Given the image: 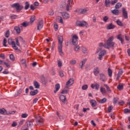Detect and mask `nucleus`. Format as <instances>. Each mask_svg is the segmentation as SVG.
<instances>
[{
  "label": "nucleus",
  "instance_id": "obj_1",
  "mask_svg": "<svg viewBox=\"0 0 130 130\" xmlns=\"http://www.w3.org/2000/svg\"><path fill=\"white\" fill-rule=\"evenodd\" d=\"M100 46H103L105 48H111V47H113V46H114V42H109L107 41L105 43V44L103 43H100Z\"/></svg>",
  "mask_w": 130,
  "mask_h": 130
},
{
  "label": "nucleus",
  "instance_id": "obj_2",
  "mask_svg": "<svg viewBox=\"0 0 130 130\" xmlns=\"http://www.w3.org/2000/svg\"><path fill=\"white\" fill-rule=\"evenodd\" d=\"M11 8H13V9H15L16 10V12H20V11H22L23 10V6H21L19 4L15 3L11 5Z\"/></svg>",
  "mask_w": 130,
  "mask_h": 130
},
{
  "label": "nucleus",
  "instance_id": "obj_3",
  "mask_svg": "<svg viewBox=\"0 0 130 130\" xmlns=\"http://www.w3.org/2000/svg\"><path fill=\"white\" fill-rule=\"evenodd\" d=\"M58 43L59 45L58 46V50L60 52H61V50H62V42L63 41V38L62 36H58Z\"/></svg>",
  "mask_w": 130,
  "mask_h": 130
},
{
  "label": "nucleus",
  "instance_id": "obj_4",
  "mask_svg": "<svg viewBox=\"0 0 130 130\" xmlns=\"http://www.w3.org/2000/svg\"><path fill=\"white\" fill-rule=\"evenodd\" d=\"M76 25L79 27H86V28H88V27H89L88 23L86 21H78L77 22Z\"/></svg>",
  "mask_w": 130,
  "mask_h": 130
},
{
  "label": "nucleus",
  "instance_id": "obj_5",
  "mask_svg": "<svg viewBox=\"0 0 130 130\" xmlns=\"http://www.w3.org/2000/svg\"><path fill=\"white\" fill-rule=\"evenodd\" d=\"M8 43L9 44V45H12V47L14 48V49L17 50L18 49V47H17L16 44L15 42L13 41V39H9L8 40Z\"/></svg>",
  "mask_w": 130,
  "mask_h": 130
},
{
  "label": "nucleus",
  "instance_id": "obj_6",
  "mask_svg": "<svg viewBox=\"0 0 130 130\" xmlns=\"http://www.w3.org/2000/svg\"><path fill=\"white\" fill-rule=\"evenodd\" d=\"M37 27L38 31H41L42 28H43V20H41L39 21L37 24Z\"/></svg>",
  "mask_w": 130,
  "mask_h": 130
},
{
  "label": "nucleus",
  "instance_id": "obj_7",
  "mask_svg": "<svg viewBox=\"0 0 130 130\" xmlns=\"http://www.w3.org/2000/svg\"><path fill=\"white\" fill-rule=\"evenodd\" d=\"M78 39L79 37L76 35H74L72 37V43L73 45H77L78 44Z\"/></svg>",
  "mask_w": 130,
  "mask_h": 130
},
{
  "label": "nucleus",
  "instance_id": "obj_8",
  "mask_svg": "<svg viewBox=\"0 0 130 130\" xmlns=\"http://www.w3.org/2000/svg\"><path fill=\"white\" fill-rule=\"evenodd\" d=\"M74 3L73 0H68V3L66 8V11H68L69 12L70 11V8L72 7V5H73V3Z\"/></svg>",
  "mask_w": 130,
  "mask_h": 130
},
{
  "label": "nucleus",
  "instance_id": "obj_9",
  "mask_svg": "<svg viewBox=\"0 0 130 130\" xmlns=\"http://www.w3.org/2000/svg\"><path fill=\"white\" fill-rule=\"evenodd\" d=\"M36 123L38 125L41 126L43 124V120L41 118V117H39L37 118Z\"/></svg>",
  "mask_w": 130,
  "mask_h": 130
},
{
  "label": "nucleus",
  "instance_id": "obj_10",
  "mask_svg": "<svg viewBox=\"0 0 130 130\" xmlns=\"http://www.w3.org/2000/svg\"><path fill=\"white\" fill-rule=\"evenodd\" d=\"M15 40H16V45H17V46H20V43H19V41H20L21 42H23L24 40L23 39V38H22L21 37H18V38H16L15 39Z\"/></svg>",
  "mask_w": 130,
  "mask_h": 130
},
{
  "label": "nucleus",
  "instance_id": "obj_11",
  "mask_svg": "<svg viewBox=\"0 0 130 130\" xmlns=\"http://www.w3.org/2000/svg\"><path fill=\"white\" fill-rule=\"evenodd\" d=\"M122 12L123 16L124 17V19H127V18H128V16L127 14V12L125 10V8H122Z\"/></svg>",
  "mask_w": 130,
  "mask_h": 130
},
{
  "label": "nucleus",
  "instance_id": "obj_12",
  "mask_svg": "<svg viewBox=\"0 0 130 130\" xmlns=\"http://www.w3.org/2000/svg\"><path fill=\"white\" fill-rule=\"evenodd\" d=\"M61 14L63 19H65V20H67L70 18V14L67 12H61Z\"/></svg>",
  "mask_w": 130,
  "mask_h": 130
},
{
  "label": "nucleus",
  "instance_id": "obj_13",
  "mask_svg": "<svg viewBox=\"0 0 130 130\" xmlns=\"http://www.w3.org/2000/svg\"><path fill=\"white\" fill-rule=\"evenodd\" d=\"M105 53H106V51H105V50L101 51V52L99 54V59H100V60H101L102 59V57L104 56Z\"/></svg>",
  "mask_w": 130,
  "mask_h": 130
},
{
  "label": "nucleus",
  "instance_id": "obj_14",
  "mask_svg": "<svg viewBox=\"0 0 130 130\" xmlns=\"http://www.w3.org/2000/svg\"><path fill=\"white\" fill-rule=\"evenodd\" d=\"M86 61H87V59L85 58L83 59L82 61L81 62L79 63V68L81 70L83 69V67L85 63H86Z\"/></svg>",
  "mask_w": 130,
  "mask_h": 130
},
{
  "label": "nucleus",
  "instance_id": "obj_15",
  "mask_svg": "<svg viewBox=\"0 0 130 130\" xmlns=\"http://www.w3.org/2000/svg\"><path fill=\"white\" fill-rule=\"evenodd\" d=\"M100 87V85L99 84H91V87L92 88V89H95L96 90H99V87Z\"/></svg>",
  "mask_w": 130,
  "mask_h": 130
},
{
  "label": "nucleus",
  "instance_id": "obj_16",
  "mask_svg": "<svg viewBox=\"0 0 130 130\" xmlns=\"http://www.w3.org/2000/svg\"><path fill=\"white\" fill-rule=\"evenodd\" d=\"M93 73L94 75L95 76V77H96L97 75H98V74H99V73H100V72L99 71V68H98V67L94 68L93 69Z\"/></svg>",
  "mask_w": 130,
  "mask_h": 130
},
{
  "label": "nucleus",
  "instance_id": "obj_17",
  "mask_svg": "<svg viewBox=\"0 0 130 130\" xmlns=\"http://www.w3.org/2000/svg\"><path fill=\"white\" fill-rule=\"evenodd\" d=\"M60 99L62 101L63 104H66V101H67V98L64 95H60Z\"/></svg>",
  "mask_w": 130,
  "mask_h": 130
},
{
  "label": "nucleus",
  "instance_id": "obj_18",
  "mask_svg": "<svg viewBox=\"0 0 130 130\" xmlns=\"http://www.w3.org/2000/svg\"><path fill=\"white\" fill-rule=\"evenodd\" d=\"M100 80L103 82H106V77L104 74H100Z\"/></svg>",
  "mask_w": 130,
  "mask_h": 130
},
{
  "label": "nucleus",
  "instance_id": "obj_19",
  "mask_svg": "<svg viewBox=\"0 0 130 130\" xmlns=\"http://www.w3.org/2000/svg\"><path fill=\"white\" fill-rule=\"evenodd\" d=\"M88 12V10L86 9H81L79 10V15H83L85 14V13H87Z\"/></svg>",
  "mask_w": 130,
  "mask_h": 130
},
{
  "label": "nucleus",
  "instance_id": "obj_20",
  "mask_svg": "<svg viewBox=\"0 0 130 130\" xmlns=\"http://www.w3.org/2000/svg\"><path fill=\"white\" fill-rule=\"evenodd\" d=\"M56 20L58 23L63 24V21L62 20V18L61 16H57L56 18Z\"/></svg>",
  "mask_w": 130,
  "mask_h": 130
},
{
  "label": "nucleus",
  "instance_id": "obj_21",
  "mask_svg": "<svg viewBox=\"0 0 130 130\" xmlns=\"http://www.w3.org/2000/svg\"><path fill=\"white\" fill-rule=\"evenodd\" d=\"M0 113L1 114H3L4 115H7V114H8V112H7V110H6V109L4 108L0 109Z\"/></svg>",
  "mask_w": 130,
  "mask_h": 130
},
{
  "label": "nucleus",
  "instance_id": "obj_22",
  "mask_svg": "<svg viewBox=\"0 0 130 130\" xmlns=\"http://www.w3.org/2000/svg\"><path fill=\"white\" fill-rule=\"evenodd\" d=\"M15 26L14 27V30H15V31H16V33L17 34H20L21 33V28H20V26Z\"/></svg>",
  "mask_w": 130,
  "mask_h": 130
},
{
  "label": "nucleus",
  "instance_id": "obj_23",
  "mask_svg": "<svg viewBox=\"0 0 130 130\" xmlns=\"http://www.w3.org/2000/svg\"><path fill=\"white\" fill-rule=\"evenodd\" d=\"M34 85L35 88H36V89H39V88H40V84H39V83H38L37 82V81H34Z\"/></svg>",
  "mask_w": 130,
  "mask_h": 130
},
{
  "label": "nucleus",
  "instance_id": "obj_24",
  "mask_svg": "<svg viewBox=\"0 0 130 130\" xmlns=\"http://www.w3.org/2000/svg\"><path fill=\"white\" fill-rule=\"evenodd\" d=\"M38 93V90L36 89L34 91H31L30 92V95L31 96H35V95H37Z\"/></svg>",
  "mask_w": 130,
  "mask_h": 130
},
{
  "label": "nucleus",
  "instance_id": "obj_25",
  "mask_svg": "<svg viewBox=\"0 0 130 130\" xmlns=\"http://www.w3.org/2000/svg\"><path fill=\"white\" fill-rule=\"evenodd\" d=\"M90 103L91 104L92 107H95L97 105V103L96 102V101L94 100H90Z\"/></svg>",
  "mask_w": 130,
  "mask_h": 130
},
{
  "label": "nucleus",
  "instance_id": "obj_26",
  "mask_svg": "<svg viewBox=\"0 0 130 130\" xmlns=\"http://www.w3.org/2000/svg\"><path fill=\"white\" fill-rule=\"evenodd\" d=\"M115 28V25H113L112 23H110L109 25L107 26V29L108 30H111L112 29H114Z\"/></svg>",
  "mask_w": 130,
  "mask_h": 130
},
{
  "label": "nucleus",
  "instance_id": "obj_27",
  "mask_svg": "<svg viewBox=\"0 0 130 130\" xmlns=\"http://www.w3.org/2000/svg\"><path fill=\"white\" fill-rule=\"evenodd\" d=\"M55 90L54 91V93H56V92H57L58 90H59L60 88V85H59V84H57L55 85Z\"/></svg>",
  "mask_w": 130,
  "mask_h": 130
},
{
  "label": "nucleus",
  "instance_id": "obj_28",
  "mask_svg": "<svg viewBox=\"0 0 130 130\" xmlns=\"http://www.w3.org/2000/svg\"><path fill=\"white\" fill-rule=\"evenodd\" d=\"M22 26L23 27H27V26H29V22H28L27 21H25V22H23L22 23H21L20 24V26H19V27H22Z\"/></svg>",
  "mask_w": 130,
  "mask_h": 130
},
{
  "label": "nucleus",
  "instance_id": "obj_29",
  "mask_svg": "<svg viewBox=\"0 0 130 130\" xmlns=\"http://www.w3.org/2000/svg\"><path fill=\"white\" fill-rule=\"evenodd\" d=\"M111 13L113 14V15H119V11L118 10L114 9L111 11Z\"/></svg>",
  "mask_w": 130,
  "mask_h": 130
},
{
  "label": "nucleus",
  "instance_id": "obj_30",
  "mask_svg": "<svg viewBox=\"0 0 130 130\" xmlns=\"http://www.w3.org/2000/svg\"><path fill=\"white\" fill-rule=\"evenodd\" d=\"M110 4H111V2H110V0H105V7H106V8H108Z\"/></svg>",
  "mask_w": 130,
  "mask_h": 130
},
{
  "label": "nucleus",
  "instance_id": "obj_31",
  "mask_svg": "<svg viewBox=\"0 0 130 130\" xmlns=\"http://www.w3.org/2000/svg\"><path fill=\"white\" fill-rule=\"evenodd\" d=\"M26 124L28 127H32V126L33 125V122H32L31 121H27L26 122Z\"/></svg>",
  "mask_w": 130,
  "mask_h": 130
},
{
  "label": "nucleus",
  "instance_id": "obj_32",
  "mask_svg": "<svg viewBox=\"0 0 130 130\" xmlns=\"http://www.w3.org/2000/svg\"><path fill=\"white\" fill-rule=\"evenodd\" d=\"M117 39H118V40H120V41H121V43H122V44H123V40H122V38H121V34H119V35H118L117 36Z\"/></svg>",
  "mask_w": 130,
  "mask_h": 130
},
{
  "label": "nucleus",
  "instance_id": "obj_33",
  "mask_svg": "<svg viewBox=\"0 0 130 130\" xmlns=\"http://www.w3.org/2000/svg\"><path fill=\"white\" fill-rule=\"evenodd\" d=\"M121 7H122V4L118 3L115 5V9H119L120 8H121Z\"/></svg>",
  "mask_w": 130,
  "mask_h": 130
},
{
  "label": "nucleus",
  "instance_id": "obj_34",
  "mask_svg": "<svg viewBox=\"0 0 130 130\" xmlns=\"http://www.w3.org/2000/svg\"><path fill=\"white\" fill-rule=\"evenodd\" d=\"M108 76L109 77H112V70H111V69H110V68H108Z\"/></svg>",
  "mask_w": 130,
  "mask_h": 130
},
{
  "label": "nucleus",
  "instance_id": "obj_35",
  "mask_svg": "<svg viewBox=\"0 0 130 130\" xmlns=\"http://www.w3.org/2000/svg\"><path fill=\"white\" fill-rule=\"evenodd\" d=\"M71 81L72 82V83H71ZM74 83V79L72 78L69 79V80L67 82L66 86H69L70 84H73Z\"/></svg>",
  "mask_w": 130,
  "mask_h": 130
},
{
  "label": "nucleus",
  "instance_id": "obj_36",
  "mask_svg": "<svg viewBox=\"0 0 130 130\" xmlns=\"http://www.w3.org/2000/svg\"><path fill=\"white\" fill-rule=\"evenodd\" d=\"M29 7H30V4H29V2H26L25 3V6L24 7L25 10H28V9H29Z\"/></svg>",
  "mask_w": 130,
  "mask_h": 130
},
{
  "label": "nucleus",
  "instance_id": "obj_37",
  "mask_svg": "<svg viewBox=\"0 0 130 130\" xmlns=\"http://www.w3.org/2000/svg\"><path fill=\"white\" fill-rule=\"evenodd\" d=\"M106 101H107V99L106 98H104V99L100 100L99 101V102H100V103L103 104V103H105V102H106Z\"/></svg>",
  "mask_w": 130,
  "mask_h": 130
},
{
  "label": "nucleus",
  "instance_id": "obj_38",
  "mask_svg": "<svg viewBox=\"0 0 130 130\" xmlns=\"http://www.w3.org/2000/svg\"><path fill=\"white\" fill-rule=\"evenodd\" d=\"M117 88L118 90H122V89H123V85L122 84H119Z\"/></svg>",
  "mask_w": 130,
  "mask_h": 130
},
{
  "label": "nucleus",
  "instance_id": "obj_39",
  "mask_svg": "<svg viewBox=\"0 0 130 130\" xmlns=\"http://www.w3.org/2000/svg\"><path fill=\"white\" fill-rule=\"evenodd\" d=\"M82 52L84 53V54L87 55L88 53V52L87 51V49L85 47H83L82 48Z\"/></svg>",
  "mask_w": 130,
  "mask_h": 130
},
{
  "label": "nucleus",
  "instance_id": "obj_40",
  "mask_svg": "<svg viewBox=\"0 0 130 130\" xmlns=\"http://www.w3.org/2000/svg\"><path fill=\"white\" fill-rule=\"evenodd\" d=\"M34 21H35V16L33 15L30 18V23H33Z\"/></svg>",
  "mask_w": 130,
  "mask_h": 130
},
{
  "label": "nucleus",
  "instance_id": "obj_41",
  "mask_svg": "<svg viewBox=\"0 0 130 130\" xmlns=\"http://www.w3.org/2000/svg\"><path fill=\"white\" fill-rule=\"evenodd\" d=\"M100 91L102 94H105V93H106V89H105L104 88L101 87Z\"/></svg>",
  "mask_w": 130,
  "mask_h": 130
},
{
  "label": "nucleus",
  "instance_id": "obj_42",
  "mask_svg": "<svg viewBox=\"0 0 130 130\" xmlns=\"http://www.w3.org/2000/svg\"><path fill=\"white\" fill-rule=\"evenodd\" d=\"M5 37L6 38H9L10 37V30H8L5 33Z\"/></svg>",
  "mask_w": 130,
  "mask_h": 130
},
{
  "label": "nucleus",
  "instance_id": "obj_43",
  "mask_svg": "<svg viewBox=\"0 0 130 130\" xmlns=\"http://www.w3.org/2000/svg\"><path fill=\"white\" fill-rule=\"evenodd\" d=\"M116 23L117 25H118V26H123V24L120 20H117Z\"/></svg>",
  "mask_w": 130,
  "mask_h": 130
},
{
  "label": "nucleus",
  "instance_id": "obj_44",
  "mask_svg": "<svg viewBox=\"0 0 130 130\" xmlns=\"http://www.w3.org/2000/svg\"><path fill=\"white\" fill-rule=\"evenodd\" d=\"M17 17H18L16 15H12L10 16V19L11 20H15L16 18H17Z\"/></svg>",
  "mask_w": 130,
  "mask_h": 130
},
{
  "label": "nucleus",
  "instance_id": "obj_45",
  "mask_svg": "<svg viewBox=\"0 0 130 130\" xmlns=\"http://www.w3.org/2000/svg\"><path fill=\"white\" fill-rule=\"evenodd\" d=\"M113 101L114 104H116L117 103V101H118V98H114Z\"/></svg>",
  "mask_w": 130,
  "mask_h": 130
},
{
  "label": "nucleus",
  "instance_id": "obj_46",
  "mask_svg": "<svg viewBox=\"0 0 130 130\" xmlns=\"http://www.w3.org/2000/svg\"><path fill=\"white\" fill-rule=\"evenodd\" d=\"M7 39L5 38L3 40V46H5V47H7Z\"/></svg>",
  "mask_w": 130,
  "mask_h": 130
},
{
  "label": "nucleus",
  "instance_id": "obj_47",
  "mask_svg": "<svg viewBox=\"0 0 130 130\" xmlns=\"http://www.w3.org/2000/svg\"><path fill=\"white\" fill-rule=\"evenodd\" d=\"M68 93H69V90L67 89H64L61 92V94H68Z\"/></svg>",
  "mask_w": 130,
  "mask_h": 130
},
{
  "label": "nucleus",
  "instance_id": "obj_48",
  "mask_svg": "<svg viewBox=\"0 0 130 130\" xmlns=\"http://www.w3.org/2000/svg\"><path fill=\"white\" fill-rule=\"evenodd\" d=\"M10 59L12 61L15 60V57L14 56L13 54H11L10 55Z\"/></svg>",
  "mask_w": 130,
  "mask_h": 130
},
{
  "label": "nucleus",
  "instance_id": "obj_49",
  "mask_svg": "<svg viewBox=\"0 0 130 130\" xmlns=\"http://www.w3.org/2000/svg\"><path fill=\"white\" fill-rule=\"evenodd\" d=\"M49 16H53L54 15V12H53V10H51L48 13Z\"/></svg>",
  "mask_w": 130,
  "mask_h": 130
},
{
  "label": "nucleus",
  "instance_id": "obj_50",
  "mask_svg": "<svg viewBox=\"0 0 130 130\" xmlns=\"http://www.w3.org/2000/svg\"><path fill=\"white\" fill-rule=\"evenodd\" d=\"M109 18L108 17V16H105L104 17V18H103V21L105 22V23H106L107 22V21H108V19H109Z\"/></svg>",
  "mask_w": 130,
  "mask_h": 130
},
{
  "label": "nucleus",
  "instance_id": "obj_51",
  "mask_svg": "<svg viewBox=\"0 0 130 130\" xmlns=\"http://www.w3.org/2000/svg\"><path fill=\"white\" fill-rule=\"evenodd\" d=\"M108 112H111V110H112V109H113V106H109L108 108Z\"/></svg>",
  "mask_w": 130,
  "mask_h": 130
},
{
  "label": "nucleus",
  "instance_id": "obj_52",
  "mask_svg": "<svg viewBox=\"0 0 130 130\" xmlns=\"http://www.w3.org/2000/svg\"><path fill=\"white\" fill-rule=\"evenodd\" d=\"M27 116H28V114L26 113H23V114H22L21 115L22 118H26V117H27Z\"/></svg>",
  "mask_w": 130,
  "mask_h": 130
},
{
  "label": "nucleus",
  "instance_id": "obj_53",
  "mask_svg": "<svg viewBox=\"0 0 130 130\" xmlns=\"http://www.w3.org/2000/svg\"><path fill=\"white\" fill-rule=\"evenodd\" d=\"M15 111H10L9 112H7V115H10L11 114H14V113H15Z\"/></svg>",
  "mask_w": 130,
  "mask_h": 130
},
{
  "label": "nucleus",
  "instance_id": "obj_54",
  "mask_svg": "<svg viewBox=\"0 0 130 130\" xmlns=\"http://www.w3.org/2000/svg\"><path fill=\"white\" fill-rule=\"evenodd\" d=\"M82 90H87L88 89V85H85L82 87Z\"/></svg>",
  "mask_w": 130,
  "mask_h": 130
},
{
  "label": "nucleus",
  "instance_id": "obj_55",
  "mask_svg": "<svg viewBox=\"0 0 130 130\" xmlns=\"http://www.w3.org/2000/svg\"><path fill=\"white\" fill-rule=\"evenodd\" d=\"M22 93V90L19 89L17 91V95H15V97H17V96H19V95H21V93Z\"/></svg>",
  "mask_w": 130,
  "mask_h": 130
},
{
  "label": "nucleus",
  "instance_id": "obj_56",
  "mask_svg": "<svg viewBox=\"0 0 130 130\" xmlns=\"http://www.w3.org/2000/svg\"><path fill=\"white\" fill-rule=\"evenodd\" d=\"M124 112L125 114H126V113H130V110H129L128 109H125L124 110Z\"/></svg>",
  "mask_w": 130,
  "mask_h": 130
},
{
  "label": "nucleus",
  "instance_id": "obj_57",
  "mask_svg": "<svg viewBox=\"0 0 130 130\" xmlns=\"http://www.w3.org/2000/svg\"><path fill=\"white\" fill-rule=\"evenodd\" d=\"M118 1L117 0H114L113 1H112L111 2V5H112L113 6H114V5H115V4H116V3H117Z\"/></svg>",
  "mask_w": 130,
  "mask_h": 130
},
{
  "label": "nucleus",
  "instance_id": "obj_58",
  "mask_svg": "<svg viewBox=\"0 0 130 130\" xmlns=\"http://www.w3.org/2000/svg\"><path fill=\"white\" fill-rule=\"evenodd\" d=\"M76 62H77V61L75 60L70 61L71 64H76Z\"/></svg>",
  "mask_w": 130,
  "mask_h": 130
},
{
  "label": "nucleus",
  "instance_id": "obj_59",
  "mask_svg": "<svg viewBox=\"0 0 130 130\" xmlns=\"http://www.w3.org/2000/svg\"><path fill=\"white\" fill-rule=\"evenodd\" d=\"M17 122H13L12 124V126H13V127H15V126H17Z\"/></svg>",
  "mask_w": 130,
  "mask_h": 130
},
{
  "label": "nucleus",
  "instance_id": "obj_60",
  "mask_svg": "<svg viewBox=\"0 0 130 130\" xmlns=\"http://www.w3.org/2000/svg\"><path fill=\"white\" fill-rule=\"evenodd\" d=\"M30 10H32V11H34L35 10L36 8L34 7V5H31L30 6Z\"/></svg>",
  "mask_w": 130,
  "mask_h": 130
},
{
  "label": "nucleus",
  "instance_id": "obj_61",
  "mask_svg": "<svg viewBox=\"0 0 130 130\" xmlns=\"http://www.w3.org/2000/svg\"><path fill=\"white\" fill-rule=\"evenodd\" d=\"M123 104H124V102H123V101H121L118 103V105H123Z\"/></svg>",
  "mask_w": 130,
  "mask_h": 130
},
{
  "label": "nucleus",
  "instance_id": "obj_62",
  "mask_svg": "<svg viewBox=\"0 0 130 130\" xmlns=\"http://www.w3.org/2000/svg\"><path fill=\"white\" fill-rule=\"evenodd\" d=\"M113 40V37H111L109 38V39L107 40V41H109L110 42H112Z\"/></svg>",
  "mask_w": 130,
  "mask_h": 130
},
{
  "label": "nucleus",
  "instance_id": "obj_63",
  "mask_svg": "<svg viewBox=\"0 0 130 130\" xmlns=\"http://www.w3.org/2000/svg\"><path fill=\"white\" fill-rule=\"evenodd\" d=\"M87 110H90V108H83V112H86V111H87Z\"/></svg>",
  "mask_w": 130,
  "mask_h": 130
},
{
  "label": "nucleus",
  "instance_id": "obj_64",
  "mask_svg": "<svg viewBox=\"0 0 130 130\" xmlns=\"http://www.w3.org/2000/svg\"><path fill=\"white\" fill-rule=\"evenodd\" d=\"M59 76H60L61 77H63L64 76L63 72H62V71H59Z\"/></svg>",
  "mask_w": 130,
  "mask_h": 130
}]
</instances>
